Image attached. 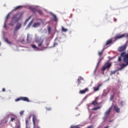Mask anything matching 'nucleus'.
<instances>
[{
	"label": "nucleus",
	"mask_w": 128,
	"mask_h": 128,
	"mask_svg": "<svg viewBox=\"0 0 128 128\" xmlns=\"http://www.w3.org/2000/svg\"><path fill=\"white\" fill-rule=\"evenodd\" d=\"M46 110H52V108H46Z\"/></svg>",
	"instance_id": "nucleus-45"
},
{
	"label": "nucleus",
	"mask_w": 128,
	"mask_h": 128,
	"mask_svg": "<svg viewBox=\"0 0 128 128\" xmlns=\"http://www.w3.org/2000/svg\"><path fill=\"white\" fill-rule=\"evenodd\" d=\"M38 20H42L41 18H40Z\"/></svg>",
	"instance_id": "nucleus-54"
},
{
	"label": "nucleus",
	"mask_w": 128,
	"mask_h": 128,
	"mask_svg": "<svg viewBox=\"0 0 128 128\" xmlns=\"http://www.w3.org/2000/svg\"><path fill=\"white\" fill-rule=\"evenodd\" d=\"M110 110H112V107H110V108H109L105 112L104 114V116L103 118V120L104 122H106V118H108V114H109L110 112Z\"/></svg>",
	"instance_id": "nucleus-8"
},
{
	"label": "nucleus",
	"mask_w": 128,
	"mask_h": 128,
	"mask_svg": "<svg viewBox=\"0 0 128 128\" xmlns=\"http://www.w3.org/2000/svg\"><path fill=\"white\" fill-rule=\"evenodd\" d=\"M74 128V126H71L70 128Z\"/></svg>",
	"instance_id": "nucleus-53"
},
{
	"label": "nucleus",
	"mask_w": 128,
	"mask_h": 128,
	"mask_svg": "<svg viewBox=\"0 0 128 128\" xmlns=\"http://www.w3.org/2000/svg\"><path fill=\"white\" fill-rule=\"evenodd\" d=\"M80 80H84V78H82V76H80L78 78V79L77 80L78 86H80Z\"/></svg>",
	"instance_id": "nucleus-21"
},
{
	"label": "nucleus",
	"mask_w": 128,
	"mask_h": 128,
	"mask_svg": "<svg viewBox=\"0 0 128 128\" xmlns=\"http://www.w3.org/2000/svg\"><path fill=\"white\" fill-rule=\"evenodd\" d=\"M100 86H102V84H99L97 88H100Z\"/></svg>",
	"instance_id": "nucleus-47"
},
{
	"label": "nucleus",
	"mask_w": 128,
	"mask_h": 128,
	"mask_svg": "<svg viewBox=\"0 0 128 128\" xmlns=\"http://www.w3.org/2000/svg\"><path fill=\"white\" fill-rule=\"evenodd\" d=\"M16 128H20V122H17L16 126Z\"/></svg>",
	"instance_id": "nucleus-32"
},
{
	"label": "nucleus",
	"mask_w": 128,
	"mask_h": 128,
	"mask_svg": "<svg viewBox=\"0 0 128 128\" xmlns=\"http://www.w3.org/2000/svg\"><path fill=\"white\" fill-rule=\"evenodd\" d=\"M118 62L122 64V62H124L120 64L122 68H124L126 66H128V53L126 54V52H121L120 56L118 57Z\"/></svg>",
	"instance_id": "nucleus-1"
},
{
	"label": "nucleus",
	"mask_w": 128,
	"mask_h": 128,
	"mask_svg": "<svg viewBox=\"0 0 128 128\" xmlns=\"http://www.w3.org/2000/svg\"><path fill=\"white\" fill-rule=\"evenodd\" d=\"M32 22H34V19H32L28 24L27 26L26 27V30H28L30 26H32Z\"/></svg>",
	"instance_id": "nucleus-19"
},
{
	"label": "nucleus",
	"mask_w": 128,
	"mask_h": 128,
	"mask_svg": "<svg viewBox=\"0 0 128 128\" xmlns=\"http://www.w3.org/2000/svg\"><path fill=\"white\" fill-rule=\"evenodd\" d=\"M114 22H116V18H114Z\"/></svg>",
	"instance_id": "nucleus-52"
},
{
	"label": "nucleus",
	"mask_w": 128,
	"mask_h": 128,
	"mask_svg": "<svg viewBox=\"0 0 128 128\" xmlns=\"http://www.w3.org/2000/svg\"><path fill=\"white\" fill-rule=\"evenodd\" d=\"M124 34H121V35H116L115 36L114 38H115V40H119V38H124Z\"/></svg>",
	"instance_id": "nucleus-15"
},
{
	"label": "nucleus",
	"mask_w": 128,
	"mask_h": 128,
	"mask_svg": "<svg viewBox=\"0 0 128 128\" xmlns=\"http://www.w3.org/2000/svg\"><path fill=\"white\" fill-rule=\"evenodd\" d=\"M24 39H22L21 40V44H24Z\"/></svg>",
	"instance_id": "nucleus-46"
},
{
	"label": "nucleus",
	"mask_w": 128,
	"mask_h": 128,
	"mask_svg": "<svg viewBox=\"0 0 128 128\" xmlns=\"http://www.w3.org/2000/svg\"><path fill=\"white\" fill-rule=\"evenodd\" d=\"M24 110H21L20 112V116H22L24 114Z\"/></svg>",
	"instance_id": "nucleus-41"
},
{
	"label": "nucleus",
	"mask_w": 128,
	"mask_h": 128,
	"mask_svg": "<svg viewBox=\"0 0 128 128\" xmlns=\"http://www.w3.org/2000/svg\"><path fill=\"white\" fill-rule=\"evenodd\" d=\"M10 118H11L10 121L11 122H14V120H15L14 118H12V116Z\"/></svg>",
	"instance_id": "nucleus-44"
},
{
	"label": "nucleus",
	"mask_w": 128,
	"mask_h": 128,
	"mask_svg": "<svg viewBox=\"0 0 128 128\" xmlns=\"http://www.w3.org/2000/svg\"><path fill=\"white\" fill-rule=\"evenodd\" d=\"M116 70H115L114 71H110V76H112V74H116Z\"/></svg>",
	"instance_id": "nucleus-38"
},
{
	"label": "nucleus",
	"mask_w": 128,
	"mask_h": 128,
	"mask_svg": "<svg viewBox=\"0 0 128 128\" xmlns=\"http://www.w3.org/2000/svg\"><path fill=\"white\" fill-rule=\"evenodd\" d=\"M32 26V28H38V26H40V22H35L33 24Z\"/></svg>",
	"instance_id": "nucleus-14"
},
{
	"label": "nucleus",
	"mask_w": 128,
	"mask_h": 128,
	"mask_svg": "<svg viewBox=\"0 0 128 128\" xmlns=\"http://www.w3.org/2000/svg\"><path fill=\"white\" fill-rule=\"evenodd\" d=\"M126 44H124L118 48V52H124L126 48Z\"/></svg>",
	"instance_id": "nucleus-10"
},
{
	"label": "nucleus",
	"mask_w": 128,
	"mask_h": 128,
	"mask_svg": "<svg viewBox=\"0 0 128 128\" xmlns=\"http://www.w3.org/2000/svg\"><path fill=\"white\" fill-rule=\"evenodd\" d=\"M48 34H50V32H52V27H50V26H48Z\"/></svg>",
	"instance_id": "nucleus-33"
},
{
	"label": "nucleus",
	"mask_w": 128,
	"mask_h": 128,
	"mask_svg": "<svg viewBox=\"0 0 128 128\" xmlns=\"http://www.w3.org/2000/svg\"><path fill=\"white\" fill-rule=\"evenodd\" d=\"M76 128H80V127H76Z\"/></svg>",
	"instance_id": "nucleus-59"
},
{
	"label": "nucleus",
	"mask_w": 128,
	"mask_h": 128,
	"mask_svg": "<svg viewBox=\"0 0 128 128\" xmlns=\"http://www.w3.org/2000/svg\"><path fill=\"white\" fill-rule=\"evenodd\" d=\"M3 39L4 40V42H6V44H12V42L8 41V38H5L4 36H3Z\"/></svg>",
	"instance_id": "nucleus-22"
},
{
	"label": "nucleus",
	"mask_w": 128,
	"mask_h": 128,
	"mask_svg": "<svg viewBox=\"0 0 128 128\" xmlns=\"http://www.w3.org/2000/svg\"><path fill=\"white\" fill-rule=\"evenodd\" d=\"M122 70V67L120 66V68H119L116 70L117 72H118V70Z\"/></svg>",
	"instance_id": "nucleus-43"
},
{
	"label": "nucleus",
	"mask_w": 128,
	"mask_h": 128,
	"mask_svg": "<svg viewBox=\"0 0 128 128\" xmlns=\"http://www.w3.org/2000/svg\"><path fill=\"white\" fill-rule=\"evenodd\" d=\"M112 120H110L109 121H108V122H112Z\"/></svg>",
	"instance_id": "nucleus-51"
},
{
	"label": "nucleus",
	"mask_w": 128,
	"mask_h": 128,
	"mask_svg": "<svg viewBox=\"0 0 128 128\" xmlns=\"http://www.w3.org/2000/svg\"><path fill=\"white\" fill-rule=\"evenodd\" d=\"M22 28V23L18 22L16 24V26H15L14 32V36H15L16 34V32L20 30Z\"/></svg>",
	"instance_id": "nucleus-3"
},
{
	"label": "nucleus",
	"mask_w": 128,
	"mask_h": 128,
	"mask_svg": "<svg viewBox=\"0 0 128 128\" xmlns=\"http://www.w3.org/2000/svg\"><path fill=\"white\" fill-rule=\"evenodd\" d=\"M9 26H14V23L10 22V23L8 24Z\"/></svg>",
	"instance_id": "nucleus-42"
},
{
	"label": "nucleus",
	"mask_w": 128,
	"mask_h": 128,
	"mask_svg": "<svg viewBox=\"0 0 128 128\" xmlns=\"http://www.w3.org/2000/svg\"><path fill=\"white\" fill-rule=\"evenodd\" d=\"M31 46L32 48L35 50H44V49H40L38 47H37L34 44H31Z\"/></svg>",
	"instance_id": "nucleus-13"
},
{
	"label": "nucleus",
	"mask_w": 128,
	"mask_h": 128,
	"mask_svg": "<svg viewBox=\"0 0 128 128\" xmlns=\"http://www.w3.org/2000/svg\"><path fill=\"white\" fill-rule=\"evenodd\" d=\"M88 90V88H86L84 90H80L79 92V94H86V92Z\"/></svg>",
	"instance_id": "nucleus-16"
},
{
	"label": "nucleus",
	"mask_w": 128,
	"mask_h": 128,
	"mask_svg": "<svg viewBox=\"0 0 128 128\" xmlns=\"http://www.w3.org/2000/svg\"><path fill=\"white\" fill-rule=\"evenodd\" d=\"M22 8V6H19L16 7H15L14 9L12 10V12H14V10H20Z\"/></svg>",
	"instance_id": "nucleus-25"
},
{
	"label": "nucleus",
	"mask_w": 128,
	"mask_h": 128,
	"mask_svg": "<svg viewBox=\"0 0 128 128\" xmlns=\"http://www.w3.org/2000/svg\"><path fill=\"white\" fill-rule=\"evenodd\" d=\"M50 14L53 18V20L56 22H58V18L56 17V16L54 14V13H52V12H50Z\"/></svg>",
	"instance_id": "nucleus-11"
},
{
	"label": "nucleus",
	"mask_w": 128,
	"mask_h": 128,
	"mask_svg": "<svg viewBox=\"0 0 128 128\" xmlns=\"http://www.w3.org/2000/svg\"><path fill=\"white\" fill-rule=\"evenodd\" d=\"M8 121H6V122H7Z\"/></svg>",
	"instance_id": "nucleus-61"
},
{
	"label": "nucleus",
	"mask_w": 128,
	"mask_h": 128,
	"mask_svg": "<svg viewBox=\"0 0 128 128\" xmlns=\"http://www.w3.org/2000/svg\"><path fill=\"white\" fill-rule=\"evenodd\" d=\"M118 74H119V73H118Z\"/></svg>",
	"instance_id": "nucleus-63"
},
{
	"label": "nucleus",
	"mask_w": 128,
	"mask_h": 128,
	"mask_svg": "<svg viewBox=\"0 0 128 128\" xmlns=\"http://www.w3.org/2000/svg\"><path fill=\"white\" fill-rule=\"evenodd\" d=\"M62 30L64 32H66L68 31V29L65 28L64 26H62Z\"/></svg>",
	"instance_id": "nucleus-37"
},
{
	"label": "nucleus",
	"mask_w": 128,
	"mask_h": 128,
	"mask_svg": "<svg viewBox=\"0 0 128 128\" xmlns=\"http://www.w3.org/2000/svg\"><path fill=\"white\" fill-rule=\"evenodd\" d=\"M2 92H6V88H3L2 89Z\"/></svg>",
	"instance_id": "nucleus-49"
},
{
	"label": "nucleus",
	"mask_w": 128,
	"mask_h": 128,
	"mask_svg": "<svg viewBox=\"0 0 128 128\" xmlns=\"http://www.w3.org/2000/svg\"><path fill=\"white\" fill-rule=\"evenodd\" d=\"M76 110H78V108H76Z\"/></svg>",
	"instance_id": "nucleus-60"
},
{
	"label": "nucleus",
	"mask_w": 128,
	"mask_h": 128,
	"mask_svg": "<svg viewBox=\"0 0 128 128\" xmlns=\"http://www.w3.org/2000/svg\"><path fill=\"white\" fill-rule=\"evenodd\" d=\"M88 98V96H85L84 98H83L82 100H86V98Z\"/></svg>",
	"instance_id": "nucleus-48"
},
{
	"label": "nucleus",
	"mask_w": 128,
	"mask_h": 128,
	"mask_svg": "<svg viewBox=\"0 0 128 128\" xmlns=\"http://www.w3.org/2000/svg\"><path fill=\"white\" fill-rule=\"evenodd\" d=\"M35 42L36 44H38V46H42L43 40H42V38L36 37L35 38Z\"/></svg>",
	"instance_id": "nucleus-7"
},
{
	"label": "nucleus",
	"mask_w": 128,
	"mask_h": 128,
	"mask_svg": "<svg viewBox=\"0 0 128 128\" xmlns=\"http://www.w3.org/2000/svg\"><path fill=\"white\" fill-rule=\"evenodd\" d=\"M10 12L8 14L5 18V21L4 22V28H6V20H8V18L10 17Z\"/></svg>",
	"instance_id": "nucleus-12"
},
{
	"label": "nucleus",
	"mask_w": 128,
	"mask_h": 128,
	"mask_svg": "<svg viewBox=\"0 0 128 128\" xmlns=\"http://www.w3.org/2000/svg\"><path fill=\"white\" fill-rule=\"evenodd\" d=\"M112 44V38L110 39L107 40L106 46H108V44Z\"/></svg>",
	"instance_id": "nucleus-23"
},
{
	"label": "nucleus",
	"mask_w": 128,
	"mask_h": 128,
	"mask_svg": "<svg viewBox=\"0 0 128 128\" xmlns=\"http://www.w3.org/2000/svg\"><path fill=\"white\" fill-rule=\"evenodd\" d=\"M49 44H50V42L49 41H46V46H47L44 47V48H43V50H46V48H50V47H48Z\"/></svg>",
	"instance_id": "nucleus-28"
},
{
	"label": "nucleus",
	"mask_w": 128,
	"mask_h": 128,
	"mask_svg": "<svg viewBox=\"0 0 128 128\" xmlns=\"http://www.w3.org/2000/svg\"><path fill=\"white\" fill-rule=\"evenodd\" d=\"M27 42H32V38L30 37V34H28L27 35Z\"/></svg>",
	"instance_id": "nucleus-27"
},
{
	"label": "nucleus",
	"mask_w": 128,
	"mask_h": 128,
	"mask_svg": "<svg viewBox=\"0 0 128 128\" xmlns=\"http://www.w3.org/2000/svg\"><path fill=\"white\" fill-rule=\"evenodd\" d=\"M126 44H128V40L126 42Z\"/></svg>",
	"instance_id": "nucleus-55"
},
{
	"label": "nucleus",
	"mask_w": 128,
	"mask_h": 128,
	"mask_svg": "<svg viewBox=\"0 0 128 128\" xmlns=\"http://www.w3.org/2000/svg\"><path fill=\"white\" fill-rule=\"evenodd\" d=\"M73 10H74V9H73Z\"/></svg>",
	"instance_id": "nucleus-62"
},
{
	"label": "nucleus",
	"mask_w": 128,
	"mask_h": 128,
	"mask_svg": "<svg viewBox=\"0 0 128 128\" xmlns=\"http://www.w3.org/2000/svg\"><path fill=\"white\" fill-rule=\"evenodd\" d=\"M2 45V42L0 41V46Z\"/></svg>",
	"instance_id": "nucleus-56"
},
{
	"label": "nucleus",
	"mask_w": 128,
	"mask_h": 128,
	"mask_svg": "<svg viewBox=\"0 0 128 128\" xmlns=\"http://www.w3.org/2000/svg\"><path fill=\"white\" fill-rule=\"evenodd\" d=\"M58 40V37H56L55 40H54V44H53V46H51L50 48H54L55 46H58V43L56 42V40Z\"/></svg>",
	"instance_id": "nucleus-24"
},
{
	"label": "nucleus",
	"mask_w": 128,
	"mask_h": 128,
	"mask_svg": "<svg viewBox=\"0 0 128 128\" xmlns=\"http://www.w3.org/2000/svg\"><path fill=\"white\" fill-rule=\"evenodd\" d=\"M22 18V13L16 14H15L12 18V22H14V24H16V22H20V18Z\"/></svg>",
	"instance_id": "nucleus-2"
},
{
	"label": "nucleus",
	"mask_w": 128,
	"mask_h": 128,
	"mask_svg": "<svg viewBox=\"0 0 128 128\" xmlns=\"http://www.w3.org/2000/svg\"><path fill=\"white\" fill-rule=\"evenodd\" d=\"M107 80H110V78H108Z\"/></svg>",
	"instance_id": "nucleus-58"
},
{
	"label": "nucleus",
	"mask_w": 128,
	"mask_h": 128,
	"mask_svg": "<svg viewBox=\"0 0 128 128\" xmlns=\"http://www.w3.org/2000/svg\"><path fill=\"white\" fill-rule=\"evenodd\" d=\"M98 98H96V99L93 101L92 103V106H96V104H98V102H96V100Z\"/></svg>",
	"instance_id": "nucleus-29"
},
{
	"label": "nucleus",
	"mask_w": 128,
	"mask_h": 128,
	"mask_svg": "<svg viewBox=\"0 0 128 128\" xmlns=\"http://www.w3.org/2000/svg\"><path fill=\"white\" fill-rule=\"evenodd\" d=\"M29 9L32 12H37L40 16H42V12L40 10H38V8L32 7V6H30L29 7Z\"/></svg>",
	"instance_id": "nucleus-4"
},
{
	"label": "nucleus",
	"mask_w": 128,
	"mask_h": 128,
	"mask_svg": "<svg viewBox=\"0 0 128 128\" xmlns=\"http://www.w3.org/2000/svg\"><path fill=\"white\" fill-rule=\"evenodd\" d=\"M112 66V63L106 62L102 68V72H104L107 68H110Z\"/></svg>",
	"instance_id": "nucleus-5"
},
{
	"label": "nucleus",
	"mask_w": 128,
	"mask_h": 128,
	"mask_svg": "<svg viewBox=\"0 0 128 128\" xmlns=\"http://www.w3.org/2000/svg\"><path fill=\"white\" fill-rule=\"evenodd\" d=\"M122 102H123L122 101H121V102H120L121 106H123Z\"/></svg>",
	"instance_id": "nucleus-50"
},
{
	"label": "nucleus",
	"mask_w": 128,
	"mask_h": 128,
	"mask_svg": "<svg viewBox=\"0 0 128 128\" xmlns=\"http://www.w3.org/2000/svg\"><path fill=\"white\" fill-rule=\"evenodd\" d=\"M100 106H98L97 107H94L92 109V110H100Z\"/></svg>",
	"instance_id": "nucleus-34"
},
{
	"label": "nucleus",
	"mask_w": 128,
	"mask_h": 128,
	"mask_svg": "<svg viewBox=\"0 0 128 128\" xmlns=\"http://www.w3.org/2000/svg\"><path fill=\"white\" fill-rule=\"evenodd\" d=\"M22 100H24V102H30V99L28 98V97H22L21 96Z\"/></svg>",
	"instance_id": "nucleus-18"
},
{
	"label": "nucleus",
	"mask_w": 128,
	"mask_h": 128,
	"mask_svg": "<svg viewBox=\"0 0 128 128\" xmlns=\"http://www.w3.org/2000/svg\"><path fill=\"white\" fill-rule=\"evenodd\" d=\"M29 120L30 118V116L28 117Z\"/></svg>",
	"instance_id": "nucleus-57"
},
{
	"label": "nucleus",
	"mask_w": 128,
	"mask_h": 128,
	"mask_svg": "<svg viewBox=\"0 0 128 128\" xmlns=\"http://www.w3.org/2000/svg\"><path fill=\"white\" fill-rule=\"evenodd\" d=\"M12 116H14V115L12 114L10 112L7 114V116H6V118H11Z\"/></svg>",
	"instance_id": "nucleus-26"
},
{
	"label": "nucleus",
	"mask_w": 128,
	"mask_h": 128,
	"mask_svg": "<svg viewBox=\"0 0 128 128\" xmlns=\"http://www.w3.org/2000/svg\"><path fill=\"white\" fill-rule=\"evenodd\" d=\"M113 108H114V110H115L116 112H120V108H118V106L114 105L113 106Z\"/></svg>",
	"instance_id": "nucleus-20"
},
{
	"label": "nucleus",
	"mask_w": 128,
	"mask_h": 128,
	"mask_svg": "<svg viewBox=\"0 0 128 128\" xmlns=\"http://www.w3.org/2000/svg\"><path fill=\"white\" fill-rule=\"evenodd\" d=\"M108 92L106 90H104L102 96H108Z\"/></svg>",
	"instance_id": "nucleus-30"
},
{
	"label": "nucleus",
	"mask_w": 128,
	"mask_h": 128,
	"mask_svg": "<svg viewBox=\"0 0 128 128\" xmlns=\"http://www.w3.org/2000/svg\"><path fill=\"white\" fill-rule=\"evenodd\" d=\"M114 93L113 94L111 95V96H110V102H112V100H114Z\"/></svg>",
	"instance_id": "nucleus-35"
},
{
	"label": "nucleus",
	"mask_w": 128,
	"mask_h": 128,
	"mask_svg": "<svg viewBox=\"0 0 128 128\" xmlns=\"http://www.w3.org/2000/svg\"><path fill=\"white\" fill-rule=\"evenodd\" d=\"M100 64V59L99 62L97 63V64L95 68V69L94 71V74H96V70H98V65Z\"/></svg>",
	"instance_id": "nucleus-17"
},
{
	"label": "nucleus",
	"mask_w": 128,
	"mask_h": 128,
	"mask_svg": "<svg viewBox=\"0 0 128 128\" xmlns=\"http://www.w3.org/2000/svg\"><path fill=\"white\" fill-rule=\"evenodd\" d=\"M20 100H22V96L15 100V102H20Z\"/></svg>",
	"instance_id": "nucleus-39"
},
{
	"label": "nucleus",
	"mask_w": 128,
	"mask_h": 128,
	"mask_svg": "<svg viewBox=\"0 0 128 128\" xmlns=\"http://www.w3.org/2000/svg\"><path fill=\"white\" fill-rule=\"evenodd\" d=\"M94 92H98V90H100V88H98V87H94Z\"/></svg>",
	"instance_id": "nucleus-40"
},
{
	"label": "nucleus",
	"mask_w": 128,
	"mask_h": 128,
	"mask_svg": "<svg viewBox=\"0 0 128 128\" xmlns=\"http://www.w3.org/2000/svg\"><path fill=\"white\" fill-rule=\"evenodd\" d=\"M31 16L28 17V19H26L24 23V24L26 25V24H28V20H30L31 18Z\"/></svg>",
	"instance_id": "nucleus-36"
},
{
	"label": "nucleus",
	"mask_w": 128,
	"mask_h": 128,
	"mask_svg": "<svg viewBox=\"0 0 128 128\" xmlns=\"http://www.w3.org/2000/svg\"><path fill=\"white\" fill-rule=\"evenodd\" d=\"M32 122L34 126H36L38 124V122H40V120L36 118V115H32Z\"/></svg>",
	"instance_id": "nucleus-6"
},
{
	"label": "nucleus",
	"mask_w": 128,
	"mask_h": 128,
	"mask_svg": "<svg viewBox=\"0 0 128 128\" xmlns=\"http://www.w3.org/2000/svg\"><path fill=\"white\" fill-rule=\"evenodd\" d=\"M104 50V48L102 50L101 52H98V56H99V58H98V62H100H100L104 59V57H102V52H103Z\"/></svg>",
	"instance_id": "nucleus-9"
},
{
	"label": "nucleus",
	"mask_w": 128,
	"mask_h": 128,
	"mask_svg": "<svg viewBox=\"0 0 128 128\" xmlns=\"http://www.w3.org/2000/svg\"><path fill=\"white\" fill-rule=\"evenodd\" d=\"M28 118H26V128H30L28 127Z\"/></svg>",
	"instance_id": "nucleus-31"
}]
</instances>
